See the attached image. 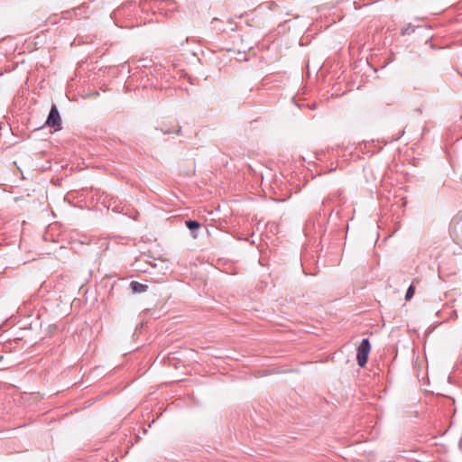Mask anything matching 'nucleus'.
Segmentation results:
<instances>
[{
  "mask_svg": "<svg viewBox=\"0 0 462 462\" xmlns=\"http://www.w3.org/2000/svg\"><path fill=\"white\" fill-rule=\"evenodd\" d=\"M180 133H181V128H180V127H179V128H178V130L176 131V134H180Z\"/></svg>",
  "mask_w": 462,
  "mask_h": 462,
  "instance_id": "nucleus-6",
  "label": "nucleus"
},
{
  "mask_svg": "<svg viewBox=\"0 0 462 462\" xmlns=\"http://www.w3.org/2000/svg\"><path fill=\"white\" fill-rule=\"evenodd\" d=\"M414 291H415L414 287L412 285H410L406 291V294H405L406 300H410L413 297Z\"/></svg>",
  "mask_w": 462,
  "mask_h": 462,
  "instance_id": "nucleus-5",
  "label": "nucleus"
},
{
  "mask_svg": "<svg viewBox=\"0 0 462 462\" xmlns=\"http://www.w3.org/2000/svg\"><path fill=\"white\" fill-rule=\"evenodd\" d=\"M61 123L60 116L56 106H52L46 120V125L50 127H60Z\"/></svg>",
  "mask_w": 462,
  "mask_h": 462,
  "instance_id": "nucleus-2",
  "label": "nucleus"
},
{
  "mask_svg": "<svg viewBox=\"0 0 462 462\" xmlns=\"http://www.w3.org/2000/svg\"><path fill=\"white\" fill-rule=\"evenodd\" d=\"M370 349L371 346L369 340L364 338L357 348L356 360L359 366L363 367L366 364Z\"/></svg>",
  "mask_w": 462,
  "mask_h": 462,
  "instance_id": "nucleus-1",
  "label": "nucleus"
},
{
  "mask_svg": "<svg viewBox=\"0 0 462 462\" xmlns=\"http://www.w3.org/2000/svg\"><path fill=\"white\" fill-rule=\"evenodd\" d=\"M130 288L132 291L135 293H141L145 291L148 289V286L146 284H143L139 282L133 281L130 282Z\"/></svg>",
  "mask_w": 462,
  "mask_h": 462,
  "instance_id": "nucleus-3",
  "label": "nucleus"
},
{
  "mask_svg": "<svg viewBox=\"0 0 462 462\" xmlns=\"http://www.w3.org/2000/svg\"><path fill=\"white\" fill-rule=\"evenodd\" d=\"M186 226L189 230H195L200 226V224L196 220H189L186 222Z\"/></svg>",
  "mask_w": 462,
  "mask_h": 462,
  "instance_id": "nucleus-4",
  "label": "nucleus"
}]
</instances>
